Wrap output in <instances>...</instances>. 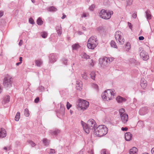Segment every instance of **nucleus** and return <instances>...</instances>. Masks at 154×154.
<instances>
[{
	"instance_id": "nucleus-1",
	"label": "nucleus",
	"mask_w": 154,
	"mask_h": 154,
	"mask_svg": "<svg viewBox=\"0 0 154 154\" xmlns=\"http://www.w3.org/2000/svg\"><path fill=\"white\" fill-rule=\"evenodd\" d=\"M81 124L85 131L87 134L89 133L91 130H93V129L94 130L97 127L96 123L95 121L93 119L89 120L87 124L81 121Z\"/></svg>"
},
{
	"instance_id": "nucleus-2",
	"label": "nucleus",
	"mask_w": 154,
	"mask_h": 154,
	"mask_svg": "<svg viewBox=\"0 0 154 154\" xmlns=\"http://www.w3.org/2000/svg\"><path fill=\"white\" fill-rule=\"evenodd\" d=\"M116 95V92L114 89H110L105 90L103 93L101 97L105 101H109L113 99Z\"/></svg>"
},
{
	"instance_id": "nucleus-3",
	"label": "nucleus",
	"mask_w": 154,
	"mask_h": 154,
	"mask_svg": "<svg viewBox=\"0 0 154 154\" xmlns=\"http://www.w3.org/2000/svg\"><path fill=\"white\" fill-rule=\"evenodd\" d=\"M108 128L105 126L101 125L96 127L94 131L95 134L99 137H102L106 135L108 132Z\"/></svg>"
},
{
	"instance_id": "nucleus-4",
	"label": "nucleus",
	"mask_w": 154,
	"mask_h": 154,
	"mask_svg": "<svg viewBox=\"0 0 154 154\" xmlns=\"http://www.w3.org/2000/svg\"><path fill=\"white\" fill-rule=\"evenodd\" d=\"M98 44V40L96 37L92 36L88 41L87 46L88 48L93 50L97 47Z\"/></svg>"
},
{
	"instance_id": "nucleus-5",
	"label": "nucleus",
	"mask_w": 154,
	"mask_h": 154,
	"mask_svg": "<svg viewBox=\"0 0 154 154\" xmlns=\"http://www.w3.org/2000/svg\"><path fill=\"white\" fill-rule=\"evenodd\" d=\"M113 14L112 11L105 10L104 9L102 10L100 14L99 15L100 17L105 20L109 19L111 16V15Z\"/></svg>"
},
{
	"instance_id": "nucleus-6",
	"label": "nucleus",
	"mask_w": 154,
	"mask_h": 154,
	"mask_svg": "<svg viewBox=\"0 0 154 154\" xmlns=\"http://www.w3.org/2000/svg\"><path fill=\"white\" fill-rule=\"evenodd\" d=\"M13 82L12 78L8 75H6L4 79L3 84L5 88H9L11 86Z\"/></svg>"
},
{
	"instance_id": "nucleus-7",
	"label": "nucleus",
	"mask_w": 154,
	"mask_h": 154,
	"mask_svg": "<svg viewBox=\"0 0 154 154\" xmlns=\"http://www.w3.org/2000/svg\"><path fill=\"white\" fill-rule=\"evenodd\" d=\"M123 34L120 31L116 32L115 37L117 42L121 45L123 44L124 39L122 37Z\"/></svg>"
},
{
	"instance_id": "nucleus-8",
	"label": "nucleus",
	"mask_w": 154,
	"mask_h": 154,
	"mask_svg": "<svg viewBox=\"0 0 154 154\" xmlns=\"http://www.w3.org/2000/svg\"><path fill=\"white\" fill-rule=\"evenodd\" d=\"M140 51H142L140 53V57L144 60H147L149 59V56L147 53L143 50V48L140 47L139 48Z\"/></svg>"
},
{
	"instance_id": "nucleus-9",
	"label": "nucleus",
	"mask_w": 154,
	"mask_h": 154,
	"mask_svg": "<svg viewBox=\"0 0 154 154\" xmlns=\"http://www.w3.org/2000/svg\"><path fill=\"white\" fill-rule=\"evenodd\" d=\"M77 103V106H89V105L88 102L81 98L78 100Z\"/></svg>"
},
{
	"instance_id": "nucleus-10",
	"label": "nucleus",
	"mask_w": 154,
	"mask_h": 154,
	"mask_svg": "<svg viewBox=\"0 0 154 154\" xmlns=\"http://www.w3.org/2000/svg\"><path fill=\"white\" fill-rule=\"evenodd\" d=\"M107 57H105L103 59H100L99 60L100 63L102 67H104L109 64Z\"/></svg>"
},
{
	"instance_id": "nucleus-11",
	"label": "nucleus",
	"mask_w": 154,
	"mask_h": 154,
	"mask_svg": "<svg viewBox=\"0 0 154 154\" xmlns=\"http://www.w3.org/2000/svg\"><path fill=\"white\" fill-rule=\"evenodd\" d=\"M49 62L54 63L56 61L57 58V55L55 54H51L49 56Z\"/></svg>"
},
{
	"instance_id": "nucleus-12",
	"label": "nucleus",
	"mask_w": 154,
	"mask_h": 154,
	"mask_svg": "<svg viewBox=\"0 0 154 154\" xmlns=\"http://www.w3.org/2000/svg\"><path fill=\"white\" fill-rule=\"evenodd\" d=\"M148 111L147 106H143L139 110V112L140 115H143L146 114Z\"/></svg>"
},
{
	"instance_id": "nucleus-13",
	"label": "nucleus",
	"mask_w": 154,
	"mask_h": 154,
	"mask_svg": "<svg viewBox=\"0 0 154 154\" xmlns=\"http://www.w3.org/2000/svg\"><path fill=\"white\" fill-rule=\"evenodd\" d=\"M116 100L119 103H123L127 101V99L125 98L122 97L120 96H118L116 98Z\"/></svg>"
},
{
	"instance_id": "nucleus-14",
	"label": "nucleus",
	"mask_w": 154,
	"mask_h": 154,
	"mask_svg": "<svg viewBox=\"0 0 154 154\" xmlns=\"http://www.w3.org/2000/svg\"><path fill=\"white\" fill-rule=\"evenodd\" d=\"M10 97L8 95L5 96L2 99V101L3 105H5L10 101Z\"/></svg>"
},
{
	"instance_id": "nucleus-15",
	"label": "nucleus",
	"mask_w": 154,
	"mask_h": 154,
	"mask_svg": "<svg viewBox=\"0 0 154 154\" xmlns=\"http://www.w3.org/2000/svg\"><path fill=\"white\" fill-rule=\"evenodd\" d=\"M121 117L122 122L125 123L127 122L128 119V116L126 114L121 115Z\"/></svg>"
},
{
	"instance_id": "nucleus-16",
	"label": "nucleus",
	"mask_w": 154,
	"mask_h": 154,
	"mask_svg": "<svg viewBox=\"0 0 154 154\" xmlns=\"http://www.w3.org/2000/svg\"><path fill=\"white\" fill-rule=\"evenodd\" d=\"M6 136V131L3 128H0V138L5 137Z\"/></svg>"
},
{
	"instance_id": "nucleus-17",
	"label": "nucleus",
	"mask_w": 154,
	"mask_h": 154,
	"mask_svg": "<svg viewBox=\"0 0 154 154\" xmlns=\"http://www.w3.org/2000/svg\"><path fill=\"white\" fill-rule=\"evenodd\" d=\"M147 82L144 78L141 79L140 81V86L143 89L146 88V87Z\"/></svg>"
},
{
	"instance_id": "nucleus-18",
	"label": "nucleus",
	"mask_w": 154,
	"mask_h": 154,
	"mask_svg": "<svg viewBox=\"0 0 154 154\" xmlns=\"http://www.w3.org/2000/svg\"><path fill=\"white\" fill-rule=\"evenodd\" d=\"M125 140L129 141L131 140L132 135L130 132H128L125 133Z\"/></svg>"
},
{
	"instance_id": "nucleus-19",
	"label": "nucleus",
	"mask_w": 154,
	"mask_h": 154,
	"mask_svg": "<svg viewBox=\"0 0 154 154\" xmlns=\"http://www.w3.org/2000/svg\"><path fill=\"white\" fill-rule=\"evenodd\" d=\"M82 82L79 81H77L76 82V88L77 90L80 91L82 88Z\"/></svg>"
},
{
	"instance_id": "nucleus-20",
	"label": "nucleus",
	"mask_w": 154,
	"mask_h": 154,
	"mask_svg": "<svg viewBox=\"0 0 154 154\" xmlns=\"http://www.w3.org/2000/svg\"><path fill=\"white\" fill-rule=\"evenodd\" d=\"M137 149L136 148L133 147L130 149L129 151L130 154H137Z\"/></svg>"
},
{
	"instance_id": "nucleus-21",
	"label": "nucleus",
	"mask_w": 154,
	"mask_h": 154,
	"mask_svg": "<svg viewBox=\"0 0 154 154\" xmlns=\"http://www.w3.org/2000/svg\"><path fill=\"white\" fill-rule=\"evenodd\" d=\"M56 30H57V34L59 36H60L62 34L61 27V26H57L56 27Z\"/></svg>"
},
{
	"instance_id": "nucleus-22",
	"label": "nucleus",
	"mask_w": 154,
	"mask_h": 154,
	"mask_svg": "<svg viewBox=\"0 0 154 154\" xmlns=\"http://www.w3.org/2000/svg\"><path fill=\"white\" fill-rule=\"evenodd\" d=\"M35 65L38 67H40L42 63V61L40 60H35Z\"/></svg>"
},
{
	"instance_id": "nucleus-23",
	"label": "nucleus",
	"mask_w": 154,
	"mask_h": 154,
	"mask_svg": "<svg viewBox=\"0 0 154 154\" xmlns=\"http://www.w3.org/2000/svg\"><path fill=\"white\" fill-rule=\"evenodd\" d=\"M57 114L58 113H60L61 115H63L65 112V108L64 106H60V110L57 111Z\"/></svg>"
},
{
	"instance_id": "nucleus-24",
	"label": "nucleus",
	"mask_w": 154,
	"mask_h": 154,
	"mask_svg": "<svg viewBox=\"0 0 154 154\" xmlns=\"http://www.w3.org/2000/svg\"><path fill=\"white\" fill-rule=\"evenodd\" d=\"M60 132V131L58 129H55L54 130H51L50 131V133L52 135H57Z\"/></svg>"
},
{
	"instance_id": "nucleus-25",
	"label": "nucleus",
	"mask_w": 154,
	"mask_h": 154,
	"mask_svg": "<svg viewBox=\"0 0 154 154\" xmlns=\"http://www.w3.org/2000/svg\"><path fill=\"white\" fill-rule=\"evenodd\" d=\"M145 13L147 19L148 20L150 19L151 18V16L150 11L148 10L145 12Z\"/></svg>"
},
{
	"instance_id": "nucleus-26",
	"label": "nucleus",
	"mask_w": 154,
	"mask_h": 154,
	"mask_svg": "<svg viewBox=\"0 0 154 154\" xmlns=\"http://www.w3.org/2000/svg\"><path fill=\"white\" fill-rule=\"evenodd\" d=\"M96 72L94 71H92L90 73L91 77V79L94 80H95Z\"/></svg>"
},
{
	"instance_id": "nucleus-27",
	"label": "nucleus",
	"mask_w": 154,
	"mask_h": 154,
	"mask_svg": "<svg viewBox=\"0 0 154 154\" xmlns=\"http://www.w3.org/2000/svg\"><path fill=\"white\" fill-rule=\"evenodd\" d=\"M82 58L88 59L90 58V56L87 54L86 53H84L82 54Z\"/></svg>"
},
{
	"instance_id": "nucleus-28",
	"label": "nucleus",
	"mask_w": 154,
	"mask_h": 154,
	"mask_svg": "<svg viewBox=\"0 0 154 154\" xmlns=\"http://www.w3.org/2000/svg\"><path fill=\"white\" fill-rule=\"evenodd\" d=\"M48 10L50 11L55 12L57 10V9L53 6L49 7L48 8Z\"/></svg>"
},
{
	"instance_id": "nucleus-29",
	"label": "nucleus",
	"mask_w": 154,
	"mask_h": 154,
	"mask_svg": "<svg viewBox=\"0 0 154 154\" xmlns=\"http://www.w3.org/2000/svg\"><path fill=\"white\" fill-rule=\"evenodd\" d=\"M20 118V113L17 112L15 118V120L16 121H18Z\"/></svg>"
},
{
	"instance_id": "nucleus-30",
	"label": "nucleus",
	"mask_w": 154,
	"mask_h": 154,
	"mask_svg": "<svg viewBox=\"0 0 154 154\" xmlns=\"http://www.w3.org/2000/svg\"><path fill=\"white\" fill-rule=\"evenodd\" d=\"M88 106H77V109L79 110L84 111L86 109Z\"/></svg>"
},
{
	"instance_id": "nucleus-31",
	"label": "nucleus",
	"mask_w": 154,
	"mask_h": 154,
	"mask_svg": "<svg viewBox=\"0 0 154 154\" xmlns=\"http://www.w3.org/2000/svg\"><path fill=\"white\" fill-rule=\"evenodd\" d=\"M37 23L38 25H41L43 24V22L41 18L39 17L37 20Z\"/></svg>"
},
{
	"instance_id": "nucleus-32",
	"label": "nucleus",
	"mask_w": 154,
	"mask_h": 154,
	"mask_svg": "<svg viewBox=\"0 0 154 154\" xmlns=\"http://www.w3.org/2000/svg\"><path fill=\"white\" fill-rule=\"evenodd\" d=\"M131 48V45L129 42H127L126 44L125 49L127 51H128Z\"/></svg>"
},
{
	"instance_id": "nucleus-33",
	"label": "nucleus",
	"mask_w": 154,
	"mask_h": 154,
	"mask_svg": "<svg viewBox=\"0 0 154 154\" xmlns=\"http://www.w3.org/2000/svg\"><path fill=\"white\" fill-rule=\"evenodd\" d=\"M43 142L45 145H48L49 144L50 141L46 138H44L43 140Z\"/></svg>"
},
{
	"instance_id": "nucleus-34",
	"label": "nucleus",
	"mask_w": 154,
	"mask_h": 154,
	"mask_svg": "<svg viewBox=\"0 0 154 154\" xmlns=\"http://www.w3.org/2000/svg\"><path fill=\"white\" fill-rule=\"evenodd\" d=\"M110 45L112 47L117 48V46L116 45V44L115 41H112L110 42Z\"/></svg>"
},
{
	"instance_id": "nucleus-35",
	"label": "nucleus",
	"mask_w": 154,
	"mask_h": 154,
	"mask_svg": "<svg viewBox=\"0 0 154 154\" xmlns=\"http://www.w3.org/2000/svg\"><path fill=\"white\" fill-rule=\"evenodd\" d=\"M41 36L43 38H46L48 35V33L46 32H43L41 34Z\"/></svg>"
},
{
	"instance_id": "nucleus-36",
	"label": "nucleus",
	"mask_w": 154,
	"mask_h": 154,
	"mask_svg": "<svg viewBox=\"0 0 154 154\" xmlns=\"http://www.w3.org/2000/svg\"><path fill=\"white\" fill-rule=\"evenodd\" d=\"M80 46L78 44H75L72 46L73 50H76L79 48Z\"/></svg>"
},
{
	"instance_id": "nucleus-37",
	"label": "nucleus",
	"mask_w": 154,
	"mask_h": 154,
	"mask_svg": "<svg viewBox=\"0 0 154 154\" xmlns=\"http://www.w3.org/2000/svg\"><path fill=\"white\" fill-rule=\"evenodd\" d=\"M24 115L28 117L29 116V110L28 109H25L24 111Z\"/></svg>"
},
{
	"instance_id": "nucleus-38",
	"label": "nucleus",
	"mask_w": 154,
	"mask_h": 154,
	"mask_svg": "<svg viewBox=\"0 0 154 154\" xmlns=\"http://www.w3.org/2000/svg\"><path fill=\"white\" fill-rule=\"evenodd\" d=\"M82 77L83 79H87V75L86 72H85L82 74Z\"/></svg>"
},
{
	"instance_id": "nucleus-39",
	"label": "nucleus",
	"mask_w": 154,
	"mask_h": 154,
	"mask_svg": "<svg viewBox=\"0 0 154 154\" xmlns=\"http://www.w3.org/2000/svg\"><path fill=\"white\" fill-rule=\"evenodd\" d=\"M97 30L100 33H102L104 31L103 27L102 26H100L98 28Z\"/></svg>"
},
{
	"instance_id": "nucleus-40",
	"label": "nucleus",
	"mask_w": 154,
	"mask_h": 154,
	"mask_svg": "<svg viewBox=\"0 0 154 154\" xmlns=\"http://www.w3.org/2000/svg\"><path fill=\"white\" fill-rule=\"evenodd\" d=\"M125 111V110L124 109L122 108L120 109L119 111V112L120 116H121V115H122L123 114H125V113H124Z\"/></svg>"
},
{
	"instance_id": "nucleus-41",
	"label": "nucleus",
	"mask_w": 154,
	"mask_h": 154,
	"mask_svg": "<svg viewBox=\"0 0 154 154\" xmlns=\"http://www.w3.org/2000/svg\"><path fill=\"white\" fill-rule=\"evenodd\" d=\"M48 152L49 153H55L54 149H50L48 150Z\"/></svg>"
},
{
	"instance_id": "nucleus-42",
	"label": "nucleus",
	"mask_w": 154,
	"mask_h": 154,
	"mask_svg": "<svg viewBox=\"0 0 154 154\" xmlns=\"http://www.w3.org/2000/svg\"><path fill=\"white\" fill-rule=\"evenodd\" d=\"M92 87L95 89L97 91H98V87L97 84H93L92 85Z\"/></svg>"
},
{
	"instance_id": "nucleus-43",
	"label": "nucleus",
	"mask_w": 154,
	"mask_h": 154,
	"mask_svg": "<svg viewBox=\"0 0 154 154\" xmlns=\"http://www.w3.org/2000/svg\"><path fill=\"white\" fill-rule=\"evenodd\" d=\"M114 60V58L113 57H107V59L108 62L109 64L110 62H112Z\"/></svg>"
},
{
	"instance_id": "nucleus-44",
	"label": "nucleus",
	"mask_w": 154,
	"mask_h": 154,
	"mask_svg": "<svg viewBox=\"0 0 154 154\" xmlns=\"http://www.w3.org/2000/svg\"><path fill=\"white\" fill-rule=\"evenodd\" d=\"M28 142L32 146H34L35 145V143L32 140H28Z\"/></svg>"
},
{
	"instance_id": "nucleus-45",
	"label": "nucleus",
	"mask_w": 154,
	"mask_h": 154,
	"mask_svg": "<svg viewBox=\"0 0 154 154\" xmlns=\"http://www.w3.org/2000/svg\"><path fill=\"white\" fill-rule=\"evenodd\" d=\"M29 23L31 24H33L35 23L34 22V20L32 18H30L29 19Z\"/></svg>"
},
{
	"instance_id": "nucleus-46",
	"label": "nucleus",
	"mask_w": 154,
	"mask_h": 154,
	"mask_svg": "<svg viewBox=\"0 0 154 154\" xmlns=\"http://www.w3.org/2000/svg\"><path fill=\"white\" fill-rule=\"evenodd\" d=\"M129 61L131 63H135L136 60L134 58H131L129 60Z\"/></svg>"
},
{
	"instance_id": "nucleus-47",
	"label": "nucleus",
	"mask_w": 154,
	"mask_h": 154,
	"mask_svg": "<svg viewBox=\"0 0 154 154\" xmlns=\"http://www.w3.org/2000/svg\"><path fill=\"white\" fill-rule=\"evenodd\" d=\"M101 154H107L106 153V149H104L102 150L101 151Z\"/></svg>"
},
{
	"instance_id": "nucleus-48",
	"label": "nucleus",
	"mask_w": 154,
	"mask_h": 154,
	"mask_svg": "<svg viewBox=\"0 0 154 154\" xmlns=\"http://www.w3.org/2000/svg\"><path fill=\"white\" fill-rule=\"evenodd\" d=\"M62 61L63 64L65 65H66L67 64V60L66 59V58H63L62 59Z\"/></svg>"
},
{
	"instance_id": "nucleus-49",
	"label": "nucleus",
	"mask_w": 154,
	"mask_h": 154,
	"mask_svg": "<svg viewBox=\"0 0 154 154\" xmlns=\"http://www.w3.org/2000/svg\"><path fill=\"white\" fill-rule=\"evenodd\" d=\"M90 65L91 66H93L94 65V63L92 60H91L89 62Z\"/></svg>"
},
{
	"instance_id": "nucleus-50",
	"label": "nucleus",
	"mask_w": 154,
	"mask_h": 154,
	"mask_svg": "<svg viewBox=\"0 0 154 154\" xmlns=\"http://www.w3.org/2000/svg\"><path fill=\"white\" fill-rule=\"evenodd\" d=\"M138 125H140L142 127L144 126L143 122L142 121H139L138 123Z\"/></svg>"
},
{
	"instance_id": "nucleus-51",
	"label": "nucleus",
	"mask_w": 154,
	"mask_h": 154,
	"mask_svg": "<svg viewBox=\"0 0 154 154\" xmlns=\"http://www.w3.org/2000/svg\"><path fill=\"white\" fill-rule=\"evenodd\" d=\"M133 0H130L129 1H127V4L128 5H131L132 4L133 2Z\"/></svg>"
},
{
	"instance_id": "nucleus-52",
	"label": "nucleus",
	"mask_w": 154,
	"mask_h": 154,
	"mask_svg": "<svg viewBox=\"0 0 154 154\" xmlns=\"http://www.w3.org/2000/svg\"><path fill=\"white\" fill-rule=\"evenodd\" d=\"M94 8H95L94 5H91V6L90 7L89 9L91 11H92L94 9Z\"/></svg>"
},
{
	"instance_id": "nucleus-53",
	"label": "nucleus",
	"mask_w": 154,
	"mask_h": 154,
	"mask_svg": "<svg viewBox=\"0 0 154 154\" xmlns=\"http://www.w3.org/2000/svg\"><path fill=\"white\" fill-rule=\"evenodd\" d=\"M3 149L4 150H5L6 152L10 150H11L10 147H8V148H7L6 147H4V148H3Z\"/></svg>"
},
{
	"instance_id": "nucleus-54",
	"label": "nucleus",
	"mask_w": 154,
	"mask_h": 154,
	"mask_svg": "<svg viewBox=\"0 0 154 154\" xmlns=\"http://www.w3.org/2000/svg\"><path fill=\"white\" fill-rule=\"evenodd\" d=\"M39 100V97H37L35 100L34 102L35 103H38Z\"/></svg>"
},
{
	"instance_id": "nucleus-55",
	"label": "nucleus",
	"mask_w": 154,
	"mask_h": 154,
	"mask_svg": "<svg viewBox=\"0 0 154 154\" xmlns=\"http://www.w3.org/2000/svg\"><path fill=\"white\" fill-rule=\"evenodd\" d=\"M128 26L129 28L130 29H132V24L128 22Z\"/></svg>"
},
{
	"instance_id": "nucleus-56",
	"label": "nucleus",
	"mask_w": 154,
	"mask_h": 154,
	"mask_svg": "<svg viewBox=\"0 0 154 154\" xmlns=\"http://www.w3.org/2000/svg\"><path fill=\"white\" fill-rule=\"evenodd\" d=\"M39 88L41 91H42L44 89V87L42 86H40L39 87Z\"/></svg>"
},
{
	"instance_id": "nucleus-57",
	"label": "nucleus",
	"mask_w": 154,
	"mask_h": 154,
	"mask_svg": "<svg viewBox=\"0 0 154 154\" xmlns=\"http://www.w3.org/2000/svg\"><path fill=\"white\" fill-rule=\"evenodd\" d=\"M128 128L127 127H122L121 128V130L122 131H127L128 130Z\"/></svg>"
},
{
	"instance_id": "nucleus-58",
	"label": "nucleus",
	"mask_w": 154,
	"mask_h": 154,
	"mask_svg": "<svg viewBox=\"0 0 154 154\" xmlns=\"http://www.w3.org/2000/svg\"><path fill=\"white\" fill-rule=\"evenodd\" d=\"M144 37L143 36H140L139 37V39L140 40H143L144 39Z\"/></svg>"
},
{
	"instance_id": "nucleus-59",
	"label": "nucleus",
	"mask_w": 154,
	"mask_h": 154,
	"mask_svg": "<svg viewBox=\"0 0 154 154\" xmlns=\"http://www.w3.org/2000/svg\"><path fill=\"white\" fill-rule=\"evenodd\" d=\"M132 17L133 18H135L137 17V14L136 13H134L132 14Z\"/></svg>"
},
{
	"instance_id": "nucleus-60",
	"label": "nucleus",
	"mask_w": 154,
	"mask_h": 154,
	"mask_svg": "<svg viewBox=\"0 0 154 154\" xmlns=\"http://www.w3.org/2000/svg\"><path fill=\"white\" fill-rule=\"evenodd\" d=\"M23 43V41L22 40H20L19 42V45L20 46H21L22 45Z\"/></svg>"
},
{
	"instance_id": "nucleus-61",
	"label": "nucleus",
	"mask_w": 154,
	"mask_h": 154,
	"mask_svg": "<svg viewBox=\"0 0 154 154\" xmlns=\"http://www.w3.org/2000/svg\"><path fill=\"white\" fill-rule=\"evenodd\" d=\"M3 15V12L2 11H0V17H2Z\"/></svg>"
},
{
	"instance_id": "nucleus-62",
	"label": "nucleus",
	"mask_w": 154,
	"mask_h": 154,
	"mask_svg": "<svg viewBox=\"0 0 154 154\" xmlns=\"http://www.w3.org/2000/svg\"><path fill=\"white\" fill-rule=\"evenodd\" d=\"M87 16V14L85 13H83V14L82 16V17H86Z\"/></svg>"
},
{
	"instance_id": "nucleus-63",
	"label": "nucleus",
	"mask_w": 154,
	"mask_h": 154,
	"mask_svg": "<svg viewBox=\"0 0 154 154\" xmlns=\"http://www.w3.org/2000/svg\"><path fill=\"white\" fill-rule=\"evenodd\" d=\"M151 152L152 154H154V148H153L152 149Z\"/></svg>"
},
{
	"instance_id": "nucleus-64",
	"label": "nucleus",
	"mask_w": 154,
	"mask_h": 154,
	"mask_svg": "<svg viewBox=\"0 0 154 154\" xmlns=\"http://www.w3.org/2000/svg\"><path fill=\"white\" fill-rule=\"evenodd\" d=\"M83 151L82 150H81V151H80L79 152V154H83Z\"/></svg>"
}]
</instances>
